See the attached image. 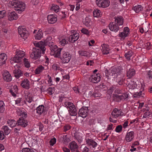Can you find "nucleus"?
<instances>
[{
	"label": "nucleus",
	"mask_w": 152,
	"mask_h": 152,
	"mask_svg": "<svg viewBox=\"0 0 152 152\" xmlns=\"http://www.w3.org/2000/svg\"><path fill=\"white\" fill-rule=\"evenodd\" d=\"M50 54L55 57L60 58L63 63H68L71 58V55L67 52L63 51L62 48H58L56 45L50 48Z\"/></svg>",
	"instance_id": "obj_1"
},
{
	"label": "nucleus",
	"mask_w": 152,
	"mask_h": 152,
	"mask_svg": "<svg viewBox=\"0 0 152 152\" xmlns=\"http://www.w3.org/2000/svg\"><path fill=\"white\" fill-rule=\"evenodd\" d=\"M123 69L122 67L119 66L118 68H113L111 70V73L109 74V71L106 69L104 74L107 77H109L110 75L113 78H116V82L118 83L120 85H122L125 80L124 75L122 73Z\"/></svg>",
	"instance_id": "obj_2"
},
{
	"label": "nucleus",
	"mask_w": 152,
	"mask_h": 152,
	"mask_svg": "<svg viewBox=\"0 0 152 152\" xmlns=\"http://www.w3.org/2000/svg\"><path fill=\"white\" fill-rule=\"evenodd\" d=\"M9 3L15 8V10L21 13L25 9V4L22 2H20L18 0H13L10 1Z\"/></svg>",
	"instance_id": "obj_3"
},
{
	"label": "nucleus",
	"mask_w": 152,
	"mask_h": 152,
	"mask_svg": "<svg viewBox=\"0 0 152 152\" xmlns=\"http://www.w3.org/2000/svg\"><path fill=\"white\" fill-rule=\"evenodd\" d=\"M41 50L37 48H33L32 52L30 55V57L34 60H36L39 58L41 55Z\"/></svg>",
	"instance_id": "obj_4"
},
{
	"label": "nucleus",
	"mask_w": 152,
	"mask_h": 152,
	"mask_svg": "<svg viewBox=\"0 0 152 152\" xmlns=\"http://www.w3.org/2000/svg\"><path fill=\"white\" fill-rule=\"evenodd\" d=\"M18 33L21 37L24 40L26 39L29 35L28 31L26 28L22 26H20L18 28Z\"/></svg>",
	"instance_id": "obj_5"
},
{
	"label": "nucleus",
	"mask_w": 152,
	"mask_h": 152,
	"mask_svg": "<svg viewBox=\"0 0 152 152\" xmlns=\"http://www.w3.org/2000/svg\"><path fill=\"white\" fill-rule=\"evenodd\" d=\"M113 97L116 102H119L121 100H125L127 98L128 95L126 93H125L120 95L113 94Z\"/></svg>",
	"instance_id": "obj_6"
},
{
	"label": "nucleus",
	"mask_w": 152,
	"mask_h": 152,
	"mask_svg": "<svg viewBox=\"0 0 152 152\" xmlns=\"http://www.w3.org/2000/svg\"><path fill=\"white\" fill-rule=\"evenodd\" d=\"M96 3L99 7L103 8L107 7L110 4V1L109 0H96Z\"/></svg>",
	"instance_id": "obj_7"
},
{
	"label": "nucleus",
	"mask_w": 152,
	"mask_h": 152,
	"mask_svg": "<svg viewBox=\"0 0 152 152\" xmlns=\"http://www.w3.org/2000/svg\"><path fill=\"white\" fill-rule=\"evenodd\" d=\"M88 107H83L79 110L78 114L80 116L85 118L88 115Z\"/></svg>",
	"instance_id": "obj_8"
},
{
	"label": "nucleus",
	"mask_w": 152,
	"mask_h": 152,
	"mask_svg": "<svg viewBox=\"0 0 152 152\" xmlns=\"http://www.w3.org/2000/svg\"><path fill=\"white\" fill-rule=\"evenodd\" d=\"M129 130H128L125 137L126 140L128 142L132 141L134 137V132L133 131L129 132Z\"/></svg>",
	"instance_id": "obj_9"
},
{
	"label": "nucleus",
	"mask_w": 152,
	"mask_h": 152,
	"mask_svg": "<svg viewBox=\"0 0 152 152\" xmlns=\"http://www.w3.org/2000/svg\"><path fill=\"white\" fill-rule=\"evenodd\" d=\"M3 76L4 80L7 82H9L12 80V77L7 71H4L3 74Z\"/></svg>",
	"instance_id": "obj_10"
},
{
	"label": "nucleus",
	"mask_w": 152,
	"mask_h": 152,
	"mask_svg": "<svg viewBox=\"0 0 152 152\" xmlns=\"http://www.w3.org/2000/svg\"><path fill=\"white\" fill-rule=\"evenodd\" d=\"M98 74H95L91 75L89 77V80L91 82L94 83H97L100 80L101 77L100 75Z\"/></svg>",
	"instance_id": "obj_11"
},
{
	"label": "nucleus",
	"mask_w": 152,
	"mask_h": 152,
	"mask_svg": "<svg viewBox=\"0 0 152 152\" xmlns=\"http://www.w3.org/2000/svg\"><path fill=\"white\" fill-rule=\"evenodd\" d=\"M17 124L18 126H20L25 127L28 125V122L26 120L24 119L23 117H20L18 120Z\"/></svg>",
	"instance_id": "obj_12"
},
{
	"label": "nucleus",
	"mask_w": 152,
	"mask_h": 152,
	"mask_svg": "<svg viewBox=\"0 0 152 152\" xmlns=\"http://www.w3.org/2000/svg\"><path fill=\"white\" fill-rule=\"evenodd\" d=\"M108 26L110 29L112 31L117 32L119 30L118 26L114 22L110 23Z\"/></svg>",
	"instance_id": "obj_13"
},
{
	"label": "nucleus",
	"mask_w": 152,
	"mask_h": 152,
	"mask_svg": "<svg viewBox=\"0 0 152 152\" xmlns=\"http://www.w3.org/2000/svg\"><path fill=\"white\" fill-rule=\"evenodd\" d=\"M79 34L78 33H75L73 35H70L68 38L69 41L71 42H75L79 38Z\"/></svg>",
	"instance_id": "obj_14"
},
{
	"label": "nucleus",
	"mask_w": 152,
	"mask_h": 152,
	"mask_svg": "<svg viewBox=\"0 0 152 152\" xmlns=\"http://www.w3.org/2000/svg\"><path fill=\"white\" fill-rule=\"evenodd\" d=\"M19 66L17 65L14 66V68L15 69L13 71V73L15 74V76L17 78H18L20 76H22L23 73H22L21 70L18 69H16V68H18Z\"/></svg>",
	"instance_id": "obj_15"
},
{
	"label": "nucleus",
	"mask_w": 152,
	"mask_h": 152,
	"mask_svg": "<svg viewBox=\"0 0 152 152\" xmlns=\"http://www.w3.org/2000/svg\"><path fill=\"white\" fill-rule=\"evenodd\" d=\"M7 59V56L6 54L4 53L0 54V66H2L5 64Z\"/></svg>",
	"instance_id": "obj_16"
},
{
	"label": "nucleus",
	"mask_w": 152,
	"mask_h": 152,
	"mask_svg": "<svg viewBox=\"0 0 152 152\" xmlns=\"http://www.w3.org/2000/svg\"><path fill=\"white\" fill-rule=\"evenodd\" d=\"M18 18L17 14L14 11L9 13L8 14V18L10 21L16 20Z\"/></svg>",
	"instance_id": "obj_17"
},
{
	"label": "nucleus",
	"mask_w": 152,
	"mask_h": 152,
	"mask_svg": "<svg viewBox=\"0 0 152 152\" xmlns=\"http://www.w3.org/2000/svg\"><path fill=\"white\" fill-rule=\"evenodd\" d=\"M86 142L88 145H91L93 148H95L98 146L97 142L92 139L88 138L86 140Z\"/></svg>",
	"instance_id": "obj_18"
},
{
	"label": "nucleus",
	"mask_w": 152,
	"mask_h": 152,
	"mask_svg": "<svg viewBox=\"0 0 152 152\" xmlns=\"http://www.w3.org/2000/svg\"><path fill=\"white\" fill-rule=\"evenodd\" d=\"M43 42L41 41L40 42L35 43L34 44V45L36 48H37L41 49V50L42 51V54H44L45 48V47L44 46L42 47V45H43Z\"/></svg>",
	"instance_id": "obj_19"
},
{
	"label": "nucleus",
	"mask_w": 152,
	"mask_h": 152,
	"mask_svg": "<svg viewBox=\"0 0 152 152\" xmlns=\"http://www.w3.org/2000/svg\"><path fill=\"white\" fill-rule=\"evenodd\" d=\"M115 23L118 26H121L124 23L123 19L121 17H117L115 18Z\"/></svg>",
	"instance_id": "obj_20"
},
{
	"label": "nucleus",
	"mask_w": 152,
	"mask_h": 152,
	"mask_svg": "<svg viewBox=\"0 0 152 152\" xmlns=\"http://www.w3.org/2000/svg\"><path fill=\"white\" fill-rule=\"evenodd\" d=\"M22 87L26 89H28L29 88V82L28 80L26 78L22 81L21 84Z\"/></svg>",
	"instance_id": "obj_21"
},
{
	"label": "nucleus",
	"mask_w": 152,
	"mask_h": 152,
	"mask_svg": "<svg viewBox=\"0 0 152 152\" xmlns=\"http://www.w3.org/2000/svg\"><path fill=\"white\" fill-rule=\"evenodd\" d=\"M70 148L72 152H76L75 149H77L78 146L77 143L75 141H72L70 143Z\"/></svg>",
	"instance_id": "obj_22"
},
{
	"label": "nucleus",
	"mask_w": 152,
	"mask_h": 152,
	"mask_svg": "<svg viewBox=\"0 0 152 152\" xmlns=\"http://www.w3.org/2000/svg\"><path fill=\"white\" fill-rule=\"evenodd\" d=\"M47 19L49 23L51 24L54 23L57 20L56 18L53 15H48L47 17Z\"/></svg>",
	"instance_id": "obj_23"
},
{
	"label": "nucleus",
	"mask_w": 152,
	"mask_h": 152,
	"mask_svg": "<svg viewBox=\"0 0 152 152\" xmlns=\"http://www.w3.org/2000/svg\"><path fill=\"white\" fill-rule=\"evenodd\" d=\"M127 76L129 78H131L135 74V70L133 69H130L127 71Z\"/></svg>",
	"instance_id": "obj_24"
},
{
	"label": "nucleus",
	"mask_w": 152,
	"mask_h": 152,
	"mask_svg": "<svg viewBox=\"0 0 152 152\" xmlns=\"http://www.w3.org/2000/svg\"><path fill=\"white\" fill-rule=\"evenodd\" d=\"M102 47V50L103 54L107 55L109 53L110 49L108 48L109 46L108 45L104 44L103 45V46Z\"/></svg>",
	"instance_id": "obj_25"
},
{
	"label": "nucleus",
	"mask_w": 152,
	"mask_h": 152,
	"mask_svg": "<svg viewBox=\"0 0 152 152\" xmlns=\"http://www.w3.org/2000/svg\"><path fill=\"white\" fill-rule=\"evenodd\" d=\"M44 107L43 105H39L37 108V112L40 115L44 112Z\"/></svg>",
	"instance_id": "obj_26"
},
{
	"label": "nucleus",
	"mask_w": 152,
	"mask_h": 152,
	"mask_svg": "<svg viewBox=\"0 0 152 152\" xmlns=\"http://www.w3.org/2000/svg\"><path fill=\"white\" fill-rule=\"evenodd\" d=\"M142 8L140 5H138L137 6L134 7L132 8V10L136 12V13L139 12L140 11L142 10Z\"/></svg>",
	"instance_id": "obj_27"
},
{
	"label": "nucleus",
	"mask_w": 152,
	"mask_h": 152,
	"mask_svg": "<svg viewBox=\"0 0 152 152\" xmlns=\"http://www.w3.org/2000/svg\"><path fill=\"white\" fill-rule=\"evenodd\" d=\"M23 59L21 57L18 56L17 55H15L13 58V61L16 63H20L22 62Z\"/></svg>",
	"instance_id": "obj_28"
},
{
	"label": "nucleus",
	"mask_w": 152,
	"mask_h": 152,
	"mask_svg": "<svg viewBox=\"0 0 152 152\" xmlns=\"http://www.w3.org/2000/svg\"><path fill=\"white\" fill-rule=\"evenodd\" d=\"M44 67L41 65L37 67L35 70V72L36 74H38L41 72L44 69Z\"/></svg>",
	"instance_id": "obj_29"
},
{
	"label": "nucleus",
	"mask_w": 152,
	"mask_h": 152,
	"mask_svg": "<svg viewBox=\"0 0 152 152\" xmlns=\"http://www.w3.org/2000/svg\"><path fill=\"white\" fill-rule=\"evenodd\" d=\"M16 55H17L18 56H20L23 59V57L25 56V53L23 51L21 50H17L16 51Z\"/></svg>",
	"instance_id": "obj_30"
},
{
	"label": "nucleus",
	"mask_w": 152,
	"mask_h": 152,
	"mask_svg": "<svg viewBox=\"0 0 152 152\" xmlns=\"http://www.w3.org/2000/svg\"><path fill=\"white\" fill-rule=\"evenodd\" d=\"M25 98L26 101L30 103L33 101V96L30 95H26Z\"/></svg>",
	"instance_id": "obj_31"
},
{
	"label": "nucleus",
	"mask_w": 152,
	"mask_h": 152,
	"mask_svg": "<svg viewBox=\"0 0 152 152\" xmlns=\"http://www.w3.org/2000/svg\"><path fill=\"white\" fill-rule=\"evenodd\" d=\"M3 129L6 135H8L11 132V130L7 126H3Z\"/></svg>",
	"instance_id": "obj_32"
},
{
	"label": "nucleus",
	"mask_w": 152,
	"mask_h": 152,
	"mask_svg": "<svg viewBox=\"0 0 152 152\" xmlns=\"http://www.w3.org/2000/svg\"><path fill=\"white\" fill-rule=\"evenodd\" d=\"M52 38L51 37L49 36L47 37L46 39L44 40L43 45L46 46V45L48 44L50 42H51Z\"/></svg>",
	"instance_id": "obj_33"
},
{
	"label": "nucleus",
	"mask_w": 152,
	"mask_h": 152,
	"mask_svg": "<svg viewBox=\"0 0 152 152\" xmlns=\"http://www.w3.org/2000/svg\"><path fill=\"white\" fill-rule=\"evenodd\" d=\"M59 8V7L57 5H56L54 4H52V6L51 7L50 9L56 12H57Z\"/></svg>",
	"instance_id": "obj_34"
},
{
	"label": "nucleus",
	"mask_w": 152,
	"mask_h": 152,
	"mask_svg": "<svg viewBox=\"0 0 152 152\" xmlns=\"http://www.w3.org/2000/svg\"><path fill=\"white\" fill-rule=\"evenodd\" d=\"M61 139H62V141H64V143H67L69 141V139L67 137L66 135H62L61 136Z\"/></svg>",
	"instance_id": "obj_35"
},
{
	"label": "nucleus",
	"mask_w": 152,
	"mask_h": 152,
	"mask_svg": "<svg viewBox=\"0 0 152 152\" xmlns=\"http://www.w3.org/2000/svg\"><path fill=\"white\" fill-rule=\"evenodd\" d=\"M83 23L87 26H90V20L88 17H86L85 20L83 21Z\"/></svg>",
	"instance_id": "obj_36"
},
{
	"label": "nucleus",
	"mask_w": 152,
	"mask_h": 152,
	"mask_svg": "<svg viewBox=\"0 0 152 152\" xmlns=\"http://www.w3.org/2000/svg\"><path fill=\"white\" fill-rule=\"evenodd\" d=\"M7 123L11 127L15 126V124H17V123L14 120H9V121H7Z\"/></svg>",
	"instance_id": "obj_37"
},
{
	"label": "nucleus",
	"mask_w": 152,
	"mask_h": 152,
	"mask_svg": "<svg viewBox=\"0 0 152 152\" xmlns=\"http://www.w3.org/2000/svg\"><path fill=\"white\" fill-rule=\"evenodd\" d=\"M4 104L3 101H0V113H3L4 110Z\"/></svg>",
	"instance_id": "obj_38"
},
{
	"label": "nucleus",
	"mask_w": 152,
	"mask_h": 152,
	"mask_svg": "<svg viewBox=\"0 0 152 152\" xmlns=\"http://www.w3.org/2000/svg\"><path fill=\"white\" fill-rule=\"evenodd\" d=\"M100 10H94L93 12L94 16L95 17H100Z\"/></svg>",
	"instance_id": "obj_39"
},
{
	"label": "nucleus",
	"mask_w": 152,
	"mask_h": 152,
	"mask_svg": "<svg viewBox=\"0 0 152 152\" xmlns=\"http://www.w3.org/2000/svg\"><path fill=\"white\" fill-rule=\"evenodd\" d=\"M22 60H23L24 62L25 66L27 68L29 67L30 66V64L28 62V59L26 58H24V59H23Z\"/></svg>",
	"instance_id": "obj_40"
},
{
	"label": "nucleus",
	"mask_w": 152,
	"mask_h": 152,
	"mask_svg": "<svg viewBox=\"0 0 152 152\" xmlns=\"http://www.w3.org/2000/svg\"><path fill=\"white\" fill-rule=\"evenodd\" d=\"M6 15V12L4 10L0 11V18H3Z\"/></svg>",
	"instance_id": "obj_41"
},
{
	"label": "nucleus",
	"mask_w": 152,
	"mask_h": 152,
	"mask_svg": "<svg viewBox=\"0 0 152 152\" xmlns=\"http://www.w3.org/2000/svg\"><path fill=\"white\" fill-rule=\"evenodd\" d=\"M122 126L121 125H118L116 126L115 131L117 132H120L122 130Z\"/></svg>",
	"instance_id": "obj_42"
},
{
	"label": "nucleus",
	"mask_w": 152,
	"mask_h": 152,
	"mask_svg": "<svg viewBox=\"0 0 152 152\" xmlns=\"http://www.w3.org/2000/svg\"><path fill=\"white\" fill-rule=\"evenodd\" d=\"M119 35L123 39H124L126 37L128 36V34L127 33H125L124 32H121L119 34Z\"/></svg>",
	"instance_id": "obj_43"
},
{
	"label": "nucleus",
	"mask_w": 152,
	"mask_h": 152,
	"mask_svg": "<svg viewBox=\"0 0 152 152\" xmlns=\"http://www.w3.org/2000/svg\"><path fill=\"white\" fill-rule=\"evenodd\" d=\"M42 37V33H38L35 36V39L37 40L40 39Z\"/></svg>",
	"instance_id": "obj_44"
},
{
	"label": "nucleus",
	"mask_w": 152,
	"mask_h": 152,
	"mask_svg": "<svg viewBox=\"0 0 152 152\" xmlns=\"http://www.w3.org/2000/svg\"><path fill=\"white\" fill-rule=\"evenodd\" d=\"M79 53L82 56H88V53L86 51H79Z\"/></svg>",
	"instance_id": "obj_45"
},
{
	"label": "nucleus",
	"mask_w": 152,
	"mask_h": 152,
	"mask_svg": "<svg viewBox=\"0 0 152 152\" xmlns=\"http://www.w3.org/2000/svg\"><path fill=\"white\" fill-rule=\"evenodd\" d=\"M116 152H126L125 149L123 147H118L116 150Z\"/></svg>",
	"instance_id": "obj_46"
},
{
	"label": "nucleus",
	"mask_w": 152,
	"mask_h": 152,
	"mask_svg": "<svg viewBox=\"0 0 152 152\" xmlns=\"http://www.w3.org/2000/svg\"><path fill=\"white\" fill-rule=\"evenodd\" d=\"M74 136L78 141H79V140H80V136L79 134V133L76 131L74 133Z\"/></svg>",
	"instance_id": "obj_47"
},
{
	"label": "nucleus",
	"mask_w": 152,
	"mask_h": 152,
	"mask_svg": "<svg viewBox=\"0 0 152 152\" xmlns=\"http://www.w3.org/2000/svg\"><path fill=\"white\" fill-rule=\"evenodd\" d=\"M56 142V139L55 138L51 139L49 142L50 145H51L53 146Z\"/></svg>",
	"instance_id": "obj_48"
},
{
	"label": "nucleus",
	"mask_w": 152,
	"mask_h": 152,
	"mask_svg": "<svg viewBox=\"0 0 152 152\" xmlns=\"http://www.w3.org/2000/svg\"><path fill=\"white\" fill-rule=\"evenodd\" d=\"M23 151L24 152H34L32 149L27 148H23Z\"/></svg>",
	"instance_id": "obj_49"
},
{
	"label": "nucleus",
	"mask_w": 152,
	"mask_h": 152,
	"mask_svg": "<svg viewBox=\"0 0 152 152\" xmlns=\"http://www.w3.org/2000/svg\"><path fill=\"white\" fill-rule=\"evenodd\" d=\"M132 55L129 52L125 53V56L127 59L128 60H130V57Z\"/></svg>",
	"instance_id": "obj_50"
},
{
	"label": "nucleus",
	"mask_w": 152,
	"mask_h": 152,
	"mask_svg": "<svg viewBox=\"0 0 152 152\" xmlns=\"http://www.w3.org/2000/svg\"><path fill=\"white\" fill-rule=\"evenodd\" d=\"M115 94H116L118 95H120L122 94L123 93H122V91L120 89L117 88L115 91Z\"/></svg>",
	"instance_id": "obj_51"
},
{
	"label": "nucleus",
	"mask_w": 152,
	"mask_h": 152,
	"mask_svg": "<svg viewBox=\"0 0 152 152\" xmlns=\"http://www.w3.org/2000/svg\"><path fill=\"white\" fill-rule=\"evenodd\" d=\"M81 31L82 33L84 34L88 35L89 34V31L88 30L85 28H83L81 30Z\"/></svg>",
	"instance_id": "obj_52"
},
{
	"label": "nucleus",
	"mask_w": 152,
	"mask_h": 152,
	"mask_svg": "<svg viewBox=\"0 0 152 152\" xmlns=\"http://www.w3.org/2000/svg\"><path fill=\"white\" fill-rule=\"evenodd\" d=\"M152 113L151 111H148L145 113L143 116V118H145L150 115Z\"/></svg>",
	"instance_id": "obj_53"
},
{
	"label": "nucleus",
	"mask_w": 152,
	"mask_h": 152,
	"mask_svg": "<svg viewBox=\"0 0 152 152\" xmlns=\"http://www.w3.org/2000/svg\"><path fill=\"white\" fill-rule=\"evenodd\" d=\"M27 115L26 113H25L22 112V111H21L20 113V115L21 116V117H23L24 119H25L27 117Z\"/></svg>",
	"instance_id": "obj_54"
},
{
	"label": "nucleus",
	"mask_w": 152,
	"mask_h": 152,
	"mask_svg": "<svg viewBox=\"0 0 152 152\" xmlns=\"http://www.w3.org/2000/svg\"><path fill=\"white\" fill-rule=\"evenodd\" d=\"M71 127L68 125H66L64 126V132H66V131L69 130L71 128Z\"/></svg>",
	"instance_id": "obj_55"
},
{
	"label": "nucleus",
	"mask_w": 152,
	"mask_h": 152,
	"mask_svg": "<svg viewBox=\"0 0 152 152\" xmlns=\"http://www.w3.org/2000/svg\"><path fill=\"white\" fill-rule=\"evenodd\" d=\"M54 90V88H52L49 87L48 91L49 94L50 95H52L53 94V90Z\"/></svg>",
	"instance_id": "obj_56"
},
{
	"label": "nucleus",
	"mask_w": 152,
	"mask_h": 152,
	"mask_svg": "<svg viewBox=\"0 0 152 152\" xmlns=\"http://www.w3.org/2000/svg\"><path fill=\"white\" fill-rule=\"evenodd\" d=\"M4 138L5 136L3 132H0V140H2Z\"/></svg>",
	"instance_id": "obj_57"
},
{
	"label": "nucleus",
	"mask_w": 152,
	"mask_h": 152,
	"mask_svg": "<svg viewBox=\"0 0 152 152\" xmlns=\"http://www.w3.org/2000/svg\"><path fill=\"white\" fill-rule=\"evenodd\" d=\"M147 75L149 78H151L152 79V71H149L148 72Z\"/></svg>",
	"instance_id": "obj_58"
},
{
	"label": "nucleus",
	"mask_w": 152,
	"mask_h": 152,
	"mask_svg": "<svg viewBox=\"0 0 152 152\" xmlns=\"http://www.w3.org/2000/svg\"><path fill=\"white\" fill-rule=\"evenodd\" d=\"M66 41L65 39H63L61 41V44L63 46L66 43Z\"/></svg>",
	"instance_id": "obj_59"
},
{
	"label": "nucleus",
	"mask_w": 152,
	"mask_h": 152,
	"mask_svg": "<svg viewBox=\"0 0 152 152\" xmlns=\"http://www.w3.org/2000/svg\"><path fill=\"white\" fill-rule=\"evenodd\" d=\"M65 104L67 107H69L70 106H71V105H73V103L70 102H66L65 103Z\"/></svg>",
	"instance_id": "obj_60"
},
{
	"label": "nucleus",
	"mask_w": 152,
	"mask_h": 152,
	"mask_svg": "<svg viewBox=\"0 0 152 152\" xmlns=\"http://www.w3.org/2000/svg\"><path fill=\"white\" fill-rule=\"evenodd\" d=\"M124 32L128 34L129 32V29L128 27H126L124 28Z\"/></svg>",
	"instance_id": "obj_61"
},
{
	"label": "nucleus",
	"mask_w": 152,
	"mask_h": 152,
	"mask_svg": "<svg viewBox=\"0 0 152 152\" xmlns=\"http://www.w3.org/2000/svg\"><path fill=\"white\" fill-rule=\"evenodd\" d=\"M100 94L98 93H94L92 94L91 96H93L95 97H98L100 96Z\"/></svg>",
	"instance_id": "obj_62"
},
{
	"label": "nucleus",
	"mask_w": 152,
	"mask_h": 152,
	"mask_svg": "<svg viewBox=\"0 0 152 152\" xmlns=\"http://www.w3.org/2000/svg\"><path fill=\"white\" fill-rule=\"evenodd\" d=\"M151 43L148 42L147 43V49L149 50L151 49Z\"/></svg>",
	"instance_id": "obj_63"
},
{
	"label": "nucleus",
	"mask_w": 152,
	"mask_h": 152,
	"mask_svg": "<svg viewBox=\"0 0 152 152\" xmlns=\"http://www.w3.org/2000/svg\"><path fill=\"white\" fill-rule=\"evenodd\" d=\"M62 149L63 151L65 152H69L70 151V150L65 147H63L62 148Z\"/></svg>",
	"instance_id": "obj_64"
}]
</instances>
